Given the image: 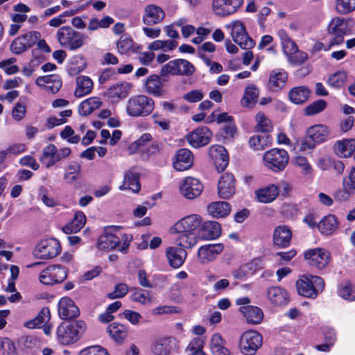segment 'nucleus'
Listing matches in <instances>:
<instances>
[{
    "mask_svg": "<svg viewBox=\"0 0 355 355\" xmlns=\"http://www.w3.org/2000/svg\"><path fill=\"white\" fill-rule=\"evenodd\" d=\"M131 88L132 85L128 82L117 83L108 88L107 95L112 100L124 98L128 95Z\"/></svg>",
    "mask_w": 355,
    "mask_h": 355,
    "instance_id": "nucleus-32",
    "label": "nucleus"
},
{
    "mask_svg": "<svg viewBox=\"0 0 355 355\" xmlns=\"http://www.w3.org/2000/svg\"><path fill=\"white\" fill-rule=\"evenodd\" d=\"M326 107V101L324 100L320 99L306 106L304 112L306 115L312 116L322 112Z\"/></svg>",
    "mask_w": 355,
    "mask_h": 355,
    "instance_id": "nucleus-57",
    "label": "nucleus"
},
{
    "mask_svg": "<svg viewBox=\"0 0 355 355\" xmlns=\"http://www.w3.org/2000/svg\"><path fill=\"white\" fill-rule=\"evenodd\" d=\"M243 0H213L214 12L220 17L234 13L243 4Z\"/></svg>",
    "mask_w": 355,
    "mask_h": 355,
    "instance_id": "nucleus-14",
    "label": "nucleus"
},
{
    "mask_svg": "<svg viewBox=\"0 0 355 355\" xmlns=\"http://www.w3.org/2000/svg\"><path fill=\"white\" fill-rule=\"evenodd\" d=\"M211 350L214 355H229V350L224 347L223 340L218 334H215L211 339Z\"/></svg>",
    "mask_w": 355,
    "mask_h": 355,
    "instance_id": "nucleus-49",
    "label": "nucleus"
},
{
    "mask_svg": "<svg viewBox=\"0 0 355 355\" xmlns=\"http://www.w3.org/2000/svg\"><path fill=\"white\" fill-rule=\"evenodd\" d=\"M221 234L220 225L216 221L202 222L198 230L199 236L203 240L218 239Z\"/></svg>",
    "mask_w": 355,
    "mask_h": 355,
    "instance_id": "nucleus-27",
    "label": "nucleus"
},
{
    "mask_svg": "<svg viewBox=\"0 0 355 355\" xmlns=\"http://www.w3.org/2000/svg\"><path fill=\"white\" fill-rule=\"evenodd\" d=\"M60 244L56 239L42 241L34 250V254L39 259H49L57 256L60 252Z\"/></svg>",
    "mask_w": 355,
    "mask_h": 355,
    "instance_id": "nucleus-12",
    "label": "nucleus"
},
{
    "mask_svg": "<svg viewBox=\"0 0 355 355\" xmlns=\"http://www.w3.org/2000/svg\"><path fill=\"white\" fill-rule=\"evenodd\" d=\"M212 137L210 130L206 127H200L194 130L187 135V139L189 145L193 148H200L207 145Z\"/></svg>",
    "mask_w": 355,
    "mask_h": 355,
    "instance_id": "nucleus-16",
    "label": "nucleus"
},
{
    "mask_svg": "<svg viewBox=\"0 0 355 355\" xmlns=\"http://www.w3.org/2000/svg\"><path fill=\"white\" fill-rule=\"evenodd\" d=\"M264 166L274 172L282 171L288 163L289 156L286 150L272 148L263 156Z\"/></svg>",
    "mask_w": 355,
    "mask_h": 355,
    "instance_id": "nucleus-4",
    "label": "nucleus"
},
{
    "mask_svg": "<svg viewBox=\"0 0 355 355\" xmlns=\"http://www.w3.org/2000/svg\"><path fill=\"white\" fill-rule=\"evenodd\" d=\"M202 217L198 214H190L176 222L171 227V232H195L201 227Z\"/></svg>",
    "mask_w": 355,
    "mask_h": 355,
    "instance_id": "nucleus-13",
    "label": "nucleus"
},
{
    "mask_svg": "<svg viewBox=\"0 0 355 355\" xmlns=\"http://www.w3.org/2000/svg\"><path fill=\"white\" fill-rule=\"evenodd\" d=\"M193 163L192 153L187 148L179 149L173 160V167L175 170L183 171L189 169Z\"/></svg>",
    "mask_w": 355,
    "mask_h": 355,
    "instance_id": "nucleus-26",
    "label": "nucleus"
},
{
    "mask_svg": "<svg viewBox=\"0 0 355 355\" xmlns=\"http://www.w3.org/2000/svg\"><path fill=\"white\" fill-rule=\"evenodd\" d=\"M175 345V339L173 337H159L153 341L151 350L155 355H169Z\"/></svg>",
    "mask_w": 355,
    "mask_h": 355,
    "instance_id": "nucleus-24",
    "label": "nucleus"
},
{
    "mask_svg": "<svg viewBox=\"0 0 355 355\" xmlns=\"http://www.w3.org/2000/svg\"><path fill=\"white\" fill-rule=\"evenodd\" d=\"M218 194L220 198L229 199L234 196L236 191V180L230 173L223 174L218 182Z\"/></svg>",
    "mask_w": 355,
    "mask_h": 355,
    "instance_id": "nucleus-15",
    "label": "nucleus"
},
{
    "mask_svg": "<svg viewBox=\"0 0 355 355\" xmlns=\"http://www.w3.org/2000/svg\"><path fill=\"white\" fill-rule=\"evenodd\" d=\"M259 95V89L254 84L249 85L244 90L243 96L241 101L243 107H250L254 106Z\"/></svg>",
    "mask_w": 355,
    "mask_h": 355,
    "instance_id": "nucleus-42",
    "label": "nucleus"
},
{
    "mask_svg": "<svg viewBox=\"0 0 355 355\" xmlns=\"http://www.w3.org/2000/svg\"><path fill=\"white\" fill-rule=\"evenodd\" d=\"M78 355H109L107 350L100 345H92L82 349Z\"/></svg>",
    "mask_w": 355,
    "mask_h": 355,
    "instance_id": "nucleus-62",
    "label": "nucleus"
},
{
    "mask_svg": "<svg viewBox=\"0 0 355 355\" xmlns=\"http://www.w3.org/2000/svg\"><path fill=\"white\" fill-rule=\"evenodd\" d=\"M118 51L125 54L133 49V40L128 35H122L116 43Z\"/></svg>",
    "mask_w": 355,
    "mask_h": 355,
    "instance_id": "nucleus-54",
    "label": "nucleus"
},
{
    "mask_svg": "<svg viewBox=\"0 0 355 355\" xmlns=\"http://www.w3.org/2000/svg\"><path fill=\"white\" fill-rule=\"evenodd\" d=\"M292 238L291 230L286 225H279L273 232V242L280 248H286L290 245Z\"/></svg>",
    "mask_w": 355,
    "mask_h": 355,
    "instance_id": "nucleus-31",
    "label": "nucleus"
},
{
    "mask_svg": "<svg viewBox=\"0 0 355 355\" xmlns=\"http://www.w3.org/2000/svg\"><path fill=\"white\" fill-rule=\"evenodd\" d=\"M67 270L60 265H52L43 270L39 276L40 282L44 285H54L65 280Z\"/></svg>",
    "mask_w": 355,
    "mask_h": 355,
    "instance_id": "nucleus-10",
    "label": "nucleus"
},
{
    "mask_svg": "<svg viewBox=\"0 0 355 355\" xmlns=\"http://www.w3.org/2000/svg\"><path fill=\"white\" fill-rule=\"evenodd\" d=\"M347 80V73L345 71H337L331 74L328 78V84L334 88L343 87Z\"/></svg>",
    "mask_w": 355,
    "mask_h": 355,
    "instance_id": "nucleus-55",
    "label": "nucleus"
},
{
    "mask_svg": "<svg viewBox=\"0 0 355 355\" xmlns=\"http://www.w3.org/2000/svg\"><path fill=\"white\" fill-rule=\"evenodd\" d=\"M173 233L180 234L175 238V243L184 248H191L195 246L198 242L197 236L195 232H172Z\"/></svg>",
    "mask_w": 355,
    "mask_h": 355,
    "instance_id": "nucleus-43",
    "label": "nucleus"
},
{
    "mask_svg": "<svg viewBox=\"0 0 355 355\" xmlns=\"http://www.w3.org/2000/svg\"><path fill=\"white\" fill-rule=\"evenodd\" d=\"M225 28L230 31L232 40L241 48L250 50L255 46L254 40L249 36L241 21H233L226 24Z\"/></svg>",
    "mask_w": 355,
    "mask_h": 355,
    "instance_id": "nucleus-5",
    "label": "nucleus"
},
{
    "mask_svg": "<svg viewBox=\"0 0 355 355\" xmlns=\"http://www.w3.org/2000/svg\"><path fill=\"white\" fill-rule=\"evenodd\" d=\"M354 26V21L352 18L335 17L328 26V32L329 34L349 35L352 34Z\"/></svg>",
    "mask_w": 355,
    "mask_h": 355,
    "instance_id": "nucleus-19",
    "label": "nucleus"
},
{
    "mask_svg": "<svg viewBox=\"0 0 355 355\" xmlns=\"http://www.w3.org/2000/svg\"><path fill=\"white\" fill-rule=\"evenodd\" d=\"M57 40L61 46L70 51L76 50L84 45L85 36L70 26L60 28L56 33Z\"/></svg>",
    "mask_w": 355,
    "mask_h": 355,
    "instance_id": "nucleus-3",
    "label": "nucleus"
},
{
    "mask_svg": "<svg viewBox=\"0 0 355 355\" xmlns=\"http://www.w3.org/2000/svg\"><path fill=\"white\" fill-rule=\"evenodd\" d=\"M316 145L318 144L307 135L298 142L299 150L302 152L312 150L315 148Z\"/></svg>",
    "mask_w": 355,
    "mask_h": 355,
    "instance_id": "nucleus-63",
    "label": "nucleus"
},
{
    "mask_svg": "<svg viewBox=\"0 0 355 355\" xmlns=\"http://www.w3.org/2000/svg\"><path fill=\"white\" fill-rule=\"evenodd\" d=\"M86 329V324L83 320L62 322L57 329V334L60 342L69 345L79 340Z\"/></svg>",
    "mask_w": 355,
    "mask_h": 355,
    "instance_id": "nucleus-2",
    "label": "nucleus"
},
{
    "mask_svg": "<svg viewBox=\"0 0 355 355\" xmlns=\"http://www.w3.org/2000/svg\"><path fill=\"white\" fill-rule=\"evenodd\" d=\"M40 37L41 35L37 31H30L21 35L11 42L10 51L14 54H21L36 44Z\"/></svg>",
    "mask_w": 355,
    "mask_h": 355,
    "instance_id": "nucleus-11",
    "label": "nucleus"
},
{
    "mask_svg": "<svg viewBox=\"0 0 355 355\" xmlns=\"http://www.w3.org/2000/svg\"><path fill=\"white\" fill-rule=\"evenodd\" d=\"M81 171V166L77 162L70 163L66 168L64 179L69 183L76 180Z\"/></svg>",
    "mask_w": 355,
    "mask_h": 355,
    "instance_id": "nucleus-52",
    "label": "nucleus"
},
{
    "mask_svg": "<svg viewBox=\"0 0 355 355\" xmlns=\"http://www.w3.org/2000/svg\"><path fill=\"white\" fill-rule=\"evenodd\" d=\"M35 84L42 90L54 94L59 92L62 83L58 75L51 74L39 76L35 80Z\"/></svg>",
    "mask_w": 355,
    "mask_h": 355,
    "instance_id": "nucleus-20",
    "label": "nucleus"
},
{
    "mask_svg": "<svg viewBox=\"0 0 355 355\" xmlns=\"http://www.w3.org/2000/svg\"><path fill=\"white\" fill-rule=\"evenodd\" d=\"M114 23V19L110 16H105L103 18L98 19V18L93 17L90 19L87 25L89 31H94L98 28H108Z\"/></svg>",
    "mask_w": 355,
    "mask_h": 355,
    "instance_id": "nucleus-51",
    "label": "nucleus"
},
{
    "mask_svg": "<svg viewBox=\"0 0 355 355\" xmlns=\"http://www.w3.org/2000/svg\"><path fill=\"white\" fill-rule=\"evenodd\" d=\"M304 258L311 267L322 270L330 262L331 254L322 248L309 249L304 252Z\"/></svg>",
    "mask_w": 355,
    "mask_h": 355,
    "instance_id": "nucleus-9",
    "label": "nucleus"
},
{
    "mask_svg": "<svg viewBox=\"0 0 355 355\" xmlns=\"http://www.w3.org/2000/svg\"><path fill=\"white\" fill-rule=\"evenodd\" d=\"M102 105L101 99L98 97H91L83 101L78 107V112L81 116H88L94 110L98 109Z\"/></svg>",
    "mask_w": 355,
    "mask_h": 355,
    "instance_id": "nucleus-46",
    "label": "nucleus"
},
{
    "mask_svg": "<svg viewBox=\"0 0 355 355\" xmlns=\"http://www.w3.org/2000/svg\"><path fill=\"white\" fill-rule=\"evenodd\" d=\"M318 227L322 234L331 235L338 227L337 218L334 215H328L319 222Z\"/></svg>",
    "mask_w": 355,
    "mask_h": 355,
    "instance_id": "nucleus-47",
    "label": "nucleus"
},
{
    "mask_svg": "<svg viewBox=\"0 0 355 355\" xmlns=\"http://www.w3.org/2000/svg\"><path fill=\"white\" fill-rule=\"evenodd\" d=\"M86 216L81 211L75 213L72 220L62 227L64 233L69 234L79 232L85 225Z\"/></svg>",
    "mask_w": 355,
    "mask_h": 355,
    "instance_id": "nucleus-38",
    "label": "nucleus"
},
{
    "mask_svg": "<svg viewBox=\"0 0 355 355\" xmlns=\"http://www.w3.org/2000/svg\"><path fill=\"white\" fill-rule=\"evenodd\" d=\"M195 67L185 59H175L163 65L160 76L165 77L168 75L190 76L195 72Z\"/></svg>",
    "mask_w": 355,
    "mask_h": 355,
    "instance_id": "nucleus-6",
    "label": "nucleus"
},
{
    "mask_svg": "<svg viewBox=\"0 0 355 355\" xmlns=\"http://www.w3.org/2000/svg\"><path fill=\"white\" fill-rule=\"evenodd\" d=\"M221 243L208 244L201 246L198 251V259L202 263H207L216 259L223 251Z\"/></svg>",
    "mask_w": 355,
    "mask_h": 355,
    "instance_id": "nucleus-25",
    "label": "nucleus"
},
{
    "mask_svg": "<svg viewBox=\"0 0 355 355\" xmlns=\"http://www.w3.org/2000/svg\"><path fill=\"white\" fill-rule=\"evenodd\" d=\"M336 8L340 14H347L355 10V0H337Z\"/></svg>",
    "mask_w": 355,
    "mask_h": 355,
    "instance_id": "nucleus-59",
    "label": "nucleus"
},
{
    "mask_svg": "<svg viewBox=\"0 0 355 355\" xmlns=\"http://www.w3.org/2000/svg\"><path fill=\"white\" fill-rule=\"evenodd\" d=\"M306 135L318 144L326 141L331 137L329 128L322 124L313 125L306 130Z\"/></svg>",
    "mask_w": 355,
    "mask_h": 355,
    "instance_id": "nucleus-30",
    "label": "nucleus"
},
{
    "mask_svg": "<svg viewBox=\"0 0 355 355\" xmlns=\"http://www.w3.org/2000/svg\"><path fill=\"white\" fill-rule=\"evenodd\" d=\"M180 190L186 198L194 199L202 193L203 185L198 179L187 177L180 184Z\"/></svg>",
    "mask_w": 355,
    "mask_h": 355,
    "instance_id": "nucleus-17",
    "label": "nucleus"
},
{
    "mask_svg": "<svg viewBox=\"0 0 355 355\" xmlns=\"http://www.w3.org/2000/svg\"><path fill=\"white\" fill-rule=\"evenodd\" d=\"M209 154L218 171H223L229 164L226 149L220 145H214L210 147Z\"/></svg>",
    "mask_w": 355,
    "mask_h": 355,
    "instance_id": "nucleus-21",
    "label": "nucleus"
},
{
    "mask_svg": "<svg viewBox=\"0 0 355 355\" xmlns=\"http://www.w3.org/2000/svg\"><path fill=\"white\" fill-rule=\"evenodd\" d=\"M343 187L349 192H355V167L351 170L347 178H343Z\"/></svg>",
    "mask_w": 355,
    "mask_h": 355,
    "instance_id": "nucleus-64",
    "label": "nucleus"
},
{
    "mask_svg": "<svg viewBox=\"0 0 355 355\" xmlns=\"http://www.w3.org/2000/svg\"><path fill=\"white\" fill-rule=\"evenodd\" d=\"M114 230H106L98 238L97 245L101 250H112L116 248L121 242L120 237L114 234Z\"/></svg>",
    "mask_w": 355,
    "mask_h": 355,
    "instance_id": "nucleus-28",
    "label": "nucleus"
},
{
    "mask_svg": "<svg viewBox=\"0 0 355 355\" xmlns=\"http://www.w3.org/2000/svg\"><path fill=\"white\" fill-rule=\"evenodd\" d=\"M339 295L349 301L355 300V288L350 283H347L340 286Z\"/></svg>",
    "mask_w": 355,
    "mask_h": 355,
    "instance_id": "nucleus-61",
    "label": "nucleus"
},
{
    "mask_svg": "<svg viewBox=\"0 0 355 355\" xmlns=\"http://www.w3.org/2000/svg\"><path fill=\"white\" fill-rule=\"evenodd\" d=\"M119 189L120 190H130L133 193H138L141 189L138 175L131 171L127 172L124 176L123 184Z\"/></svg>",
    "mask_w": 355,
    "mask_h": 355,
    "instance_id": "nucleus-48",
    "label": "nucleus"
},
{
    "mask_svg": "<svg viewBox=\"0 0 355 355\" xmlns=\"http://www.w3.org/2000/svg\"><path fill=\"white\" fill-rule=\"evenodd\" d=\"M256 129L259 132H269L272 126L270 120L262 112L256 115Z\"/></svg>",
    "mask_w": 355,
    "mask_h": 355,
    "instance_id": "nucleus-56",
    "label": "nucleus"
},
{
    "mask_svg": "<svg viewBox=\"0 0 355 355\" xmlns=\"http://www.w3.org/2000/svg\"><path fill=\"white\" fill-rule=\"evenodd\" d=\"M262 343V336L258 331L247 330L240 336L239 349L244 355H254Z\"/></svg>",
    "mask_w": 355,
    "mask_h": 355,
    "instance_id": "nucleus-7",
    "label": "nucleus"
},
{
    "mask_svg": "<svg viewBox=\"0 0 355 355\" xmlns=\"http://www.w3.org/2000/svg\"><path fill=\"white\" fill-rule=\"evenodd\" d=\"M255 194L259 202L261 203H270L278 196L279 187L272 184L268 187L258 189Z\"/></svg>",
    "mask_w": 355,
    "mask_h": 355,
    "instance_id": "nucleus-36",
    "label": "nucleus"
},
{
    "mask_svg": "<svg viewBox=\"0 0 355 355\" xmlns=\"http://www.w3.org/2000/svg\"><path fill=\"white\" fill-rule=\"evenodd\" d=\"M205 339L202 337H196L189 343L187 351L190 355H207L203 351Z\"/></svg>",
    "mask_w": 355,
    "mask_h": 355,
    "instance_id": "nucleus-50",
    "label": "nucleus"
},
{
    "mask_svg": "<svg viewBox=\"0 0 355 355\" xmlns=\"http://www.w3.org/2000/svg\"><path fill=\"white\" fill-rule=\"evenodd\" d=\"M79 309L74 302L68 297H62L58 302V314L63 320L76 318L79 315Z\"/></svg>",
    "mask_w": 355,
    "mask_h": 355,
    "instance_id": "nucleus-23",
    "label": "nucleus"
},
{
    "mask_svg": "<svg viewBox=\"0 0 355 355\" xmlns=\"http://www.w3.org/2000/svg\"><path fill=\"white\" fill-rule=\"evenodd\" d=\"M155 108L153 98L144 95H136L129 98L126 105L127 114L133 117L150 115Z\"/></svg>",
    "mask_w": 355,
    "mask_h": 355,
    "instance_id": "nucleus-1",
    "label": "nucleus"
},
{
    "mask_svg": "<svg viewBox=\"0 0 355 355\" xmlns=\"http://www.w3.org/2000/svg\"><path fill=\"white\" fill-rule=\"evenodd\" d=\"M71 150L68 147L58 149L54 144H50L42 149L40 161L46 168H50L55 163L70 155Z\"/></svg>",
    "mask_w": 355,
    "mask_h": 355,
    "instance_id": "nucleus-8",
    "label": "nucleus"
},
{
    "mask_svg": "<svg viewBox=\"0 0 355 355\" xmlns=\"http://www.w3.org/2000/svg\"><path fill=\"white\" fill-rule=\"evenodd\" d=\"M166 254L169 264L175 268H180L184 263L187 255L184 249L175 247L168 248Z\"/></svg>",
    "mask_w": 355,
    "mask_h": 355,
    "instance_id": "nucleus-33",
    "label": "nucleus"
},
{
    "mask_svg": "<svg viewBox=\"0 0 355 355\" xmlns=\"http://www.w3.org/2000/svg\"><path fill=\"white\" fill-rule=\"evenodd\" d=\"M296 287L300 295L306 297L315 298L316 293L314 291L310 277L304 275L300 279L296 282Z\"/></svg>",
    "mask_w": 355,
    "mask_h": 355,
    "instance_id": "nucleus-45",
    "label": "nucleus"
},
{
    "mask_svg": "<svg viewBox=\"0 0 355 355\" xmlns=\"http://www.w3.org/2000/svg\"><path fill=\"white\" fill-rule=\"evenodd\" d=\"M17 59L10 58L0 62V69H3L6 75L10 76L19 71V67L15 64Z\"/></svg>",
    "mask_w": 355,
    "mask_h": 355,
    "instance_id": "nucleus-53",
    "label": "nucleus"
},
{
    "mask_svg": "<svg viewBox=\"0 0 355 355\" xmlns=\"http://www.w3.org/2000/svg\"><path fill=\"white\" fill-rule=\"evenodd\" d=\"M268 299L275 305H284L288 302V293L280 287H270L267 291Z\"/></svg>",
    "mask_w": 355,
    "mask_h": 355,
    "instance_id": "nucleus-40",
    "label": "nucleus"
},
{
    "mask_svg": "<svg viewBox=\"0 0 355 355\" xmlns=\"http://www.w3.org/2000/svg\"><path fill=\"white\" fill-rule=\"evenodd\" d=\"M208 214L214 218H223L230 212V205L225 201L213 202L207 206Z\"/></svg>",
    "mask_w": 355,
    "mask_h": 355,
    "instance_id": "nucleus-39",
    "label": "nucleus"
},
{
    "mask_svg": "<svg viewBox=\"0 0 355 355\" xmlns=\"http://www.w3.org/2000/svg\"><path fill=\"white\" fill-rule=\"evenodd\" d=\"M110 336L118 344H122L128 336V328L123 324L112 322L107 327Z\"/></svg>",
    "mask_w": 355,
    "mask_h": 355,
    "instance_id": "nucleus-37",
    "label": "nucleus"
},
{
    "mask_svg": "<svg viewBox=\"0 0 355 355\" xmlns=\"http://www.w3.org/2000/svg\"><path fill=\"white\" fill-rule=\"evenodd\" d=\"M0 349L1 355H17V349L15 344L8 338H0Z\"/></svg>",
    "mask_w": 355,
    "mask_h": 355,
    "instance_id": "nucleus-60",
    "label": "nucleus"
},
{
    "mask_svg": "<svg viewBox=\"0 0 355 355\" xmlns=\"http://www.w3.org/2000/svg\"><path fill=\"white\" fill-rule=\"evenodd\" d=\"M165 16V12L160 6L148 4L144 7L142 21L146 26H154L161 23Z\"/></svg>",
    "mask_w": 355,
    "mask_h": 355,
    "instance_id": "nucleus-18",
    "label": "nucleus"
},
{
    "mask_svg": "<svg viewBox=\"0 0 355 355\" xmlns=\"http://www.w3.org/2000/svg\"><path fill=\"white\" fill-rule=\"evenodd\" d=\"M239 311L243 314L248 324H259L263 318L262 310L255 306H243L239 308Z\"/></svg>",
    "mask_w": 355,
    "mask_h": 355,
    "instance_id": "nucleus-29",
    "label": "nucleus"
},
{
    "mask_svg": "<svg viewBox=\"0 0 355 355\" xmlns=\"http://www.w3.org/2000/svg\"><path fill=\"white\" fill-rule=\"evenodd\" d=\"M335 153L340 157H349L355 151V139H343L337 141L334 146Z\"/></svg>",
    "mask_w": 355,
    "mask_h": 355,
    "instance_id": "nucleus-35",
    "label": "nucleus"
},
{
    "mask_svg": "<svg viewBox=\"0 0 355 355\" xmlns=\"http://www.w3.org/2000/svg\"><path fill=\"white\" fill-rule=\"evenodd\" d=\"M310 96V90L307 87L299 86L292 88L288 92L290 101L296 105L305 103Z\"/></svg>",
    "mask_w": 355,
    "mask_h": 355,
    "instance_id": "nucleus-44",
    "label": "nucleus"
},
{
    "mask_svg": "<svg viewBox=\"0 0 355 355\" xmlns=\"http://www.w3.org/2000/svg\"><path fill=\"white\" fill-rule=\"evenodd\" d=\"M94 84L90 78L85 76H78L76 78V88L74 95L81 98L90 94L92 91Z\"/></svg>",
    "mask_w": 355,
    "mask_h": 355,
    "instance_id": "nucleus-41",
    "label": "nucleus"
},
{
    "mask_svg": "<svg viewBox=\"0 0 355 355\" xmlns=\"http://www.w3.org/2000/svg\"><path fill=\"white\" fill-rule=\"evenodd\" d=\"M145 90L148 94L156 97H160L165 93L163 83L158 75H151L147 78L145 82Z\"/></svg>",
    "mask_w": 355,
    "mask_h": 355,
    "instance_id": "nucleus-34",
    "label": "nucleus"
},
{
    "mask_svg": "<svg viewBox=\"0 0 355 355\" xmlns=\"http://www.w3.org/2000/svg\"><path fill=\"white\" fill-rule=\"evenodd\" d=\"M288 80L287 73L283 69H275L270 72L267 88L270 92H278L282 90Z\"/></svg>",
    "mask_w": 355,
    "mask_h": 355,
    "instance_id": "nucleus-22",
    "label": "nucleus"
},
{
    "mask_svg": "<svg viewBox=\"0 0 355 355\" xmlns=\"http://www.w3.org/2000/svg\"><path fill=\"white\" fill-rule=\"evenodd\" d=\"M132 300L142 304L150 303L152 301L151 292L139 289L132 293Z\"/></svg>",
    "mask_w": 355,
    "mask_h": 355,
    "instance_id": "nucleus-58",
    "label": "nucleus"
}]
</instances>
